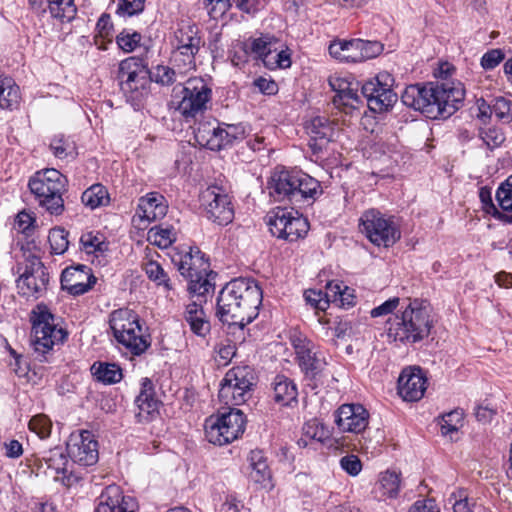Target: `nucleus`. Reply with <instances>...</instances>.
<instances>
[{
    "instance_id": "obj_1",
    "label": "nucleus",
    "mask_w": 512,
    "mask_h": 512,
    "mask_svg": "<svg viewBox=\"0 0 512 512\" xmlns=\"http://www.w3.org/2000/svg\"><path fill=\"white\" fill-rule=\"evenodd\" d=\"M462 83L444 81L426 85H410L405 88L401 99L405 106L420 111L427 118H448L454 114L464 100Z\"/></svg>"
},
{
    "instance_id": "obj_2",
    "label": "nucleus",
    "mask_w": 512,
    "mask_h": 512,
    "mask_svg": "<svg viewBox=\"0 0 512 512\" xmlns=\"http://www.w3.org/2000/svg\"><path fill=\"white\" fill-rule=\"evenodd\" d=\"M262 291L254 280L238 278L227 283L217 299V315L228 325L243 327L258 315Z\"/></svg>"
},
{
    "instance_id": "obj_3",
    "label": "nucleus",
    "mask_w": 512,
    "mask_h": 512,
    "mask_svg": "<svg viewBox=\"0 0 512 512\" xmlns=\"http://www.w3.org/2000/svg\"><path fill=\"white\" fill-rule=\"evenodd\" d=\"M387 336L401 343H416L428 337L432 328L427 301L406 298L387 321Z\"/></svg>"
},
{
    "instance_id": "obj_4",
    "label": "nucleus",
    "mask_w": 512,
    "mask_h": 512,
    "mask_svg": "<svg viewBox=\"0 0 512 512\" xmlns=\"http://www.w3.org/2000/svg\"><path fill=\"white\" fill-rule=\"evenodd\" d=\"M269 194L275 201L300 203L315 200L322 194L320 182L298 170L276 168L268 182Z\"/></svg>"
},
{
    "instance_id": "obj_5",
    "label": "nucleus",
    "mask_w": 512,
    "mask_h": 512,
    "mask_svg": "<svg viewBox=\"0 0 512 512\" xmlns=\"http://www.w3.org/2000/svg\"><path fill=\"white\" fill-rule=\"evenodd\" d=\"M109 325L120 350L132 356L144 354L151 346V337L140 323L139 315L128 308H120L109 315Z\"/></svg>"
},
{
    "instance_id": "obj_6",
    "label": "nucleus",
    "mask_w": 512,
    "mask_h": 512,
    "mask_svg": "<svg viewBox=\"0 0 512 512\" xmlns=\"http://www.w3.org/2000/svg\"><path fill=\"white\" fill-rule=\"evenodd\" d=\"M171 105L186 121L202 115L209 107L212 89L199 77L190 78L173 89Z\"/></svg>"
},
{
    "instance_id": "obj_7",
    "label": "nucleus",
    "mask_w": 512,
    "mask_h": 512,
    "mask_svg": "<svg viewBox=\"0 0 512 512\" xmlns=\"http://www.w3.org/2000/svg\"><path fill=\"white\" fill-rule=\"evenodd\" d=\"M31 322V345L40 361L47 360L46 355L52 351L55 345H60L65 341L67 332L57 326L53 314L43 304L37 305L32 310Z\"/></svg>"
},
{
    "instance_id": "obj_8",
    "label": "nucleus",
    "mask_w": 512,
    "mask_h": 512,
    "mask_svg": "<svg viewBox=\"0 0 512 512\" xmlns=\"http://www.w3.org/2000/svg\"><path fill=\"white\" fill-rule=\"evenodd\" d=\"M66 182L65 176L50 168L36 172L29 181V188L40 206L50 214L59 215L64 210L62 193L65 191Z\"/></svg>"
},
{
    "instance_id": "obj_9",
    "label": "nucleus",
    "mask_w": 512,
    "mask_h": 512,
    "mask_svg": "<svg viewBox=\"0 0 512 512\" xmlns=\"http://www.w3.org/2000/svg\"><path fill=\"white\" fill-rule=\"evenodd\" d=\"M359 229L373 245L378 247H391L401 238V231L394 217L374 208L362 213L359 218Z\"/></svg>"
},
{
    "instance_id": "obj_10",
    "label": "nucleus",
    "mask_w": 512,
    "mask_h": 512,
    "mask_svg": "<svg viewBox=\"0 0 512 512\" xmlns=\"http://www.w3.org/2000/svg\"><path fill=\"white\" fill-rule=\"evenodd\" d=\"M246 419L239 409H230L205 420L206 439L214 445H226L238 439L245 430Z\"/></svg>"
},
{
    "instance_id": "obj_11",
    "label": "nucleus",
    "mask_w": 512,
    "mask_h": 512,
    "mask_svg": "<svg viewBox=\"0 0 512 512\" xmlns=\"http://www.w3.org/2000/svg\"><path fill=\"white\" fill-rule=\"evenodd\" d=\"M171 44L173 47L171 61L179 73L195 70V55L201 46L198 27L189 23L181 24L174 32Z\"/></svg>"
},
{
    "instance_id": "obj_12",
    "label": "nucleus",
    "mask_w": 512,
    "mask_h": 512,
    "mask_svg": "<svg viewBox=\"0 0 512 512\" xmlns=\"http://www.w3.org/2000/svg\"><path fill=\"white\" fill-rule=\"evenodd\" d=\"M118 78L122 91L132 101H139L148 94L150 72L135 57H129L119 64Z\"/></svg>"
},
{
    "instance_id": "obj_13",
    "label": "nucleus",
    "mask_w": 512,
    "mask_h": 512,
    "mask_svg": "<svg viewBox=\"0 0 512 512\" xmlns=\"http://www.w3.org/2000/svg\"><path fill=\"white\" fill-rule=\"evenodd\" d=\"M267 225L273 236L295 242L306 236L309 223L295 211L277 208L268 215Z\"/></svg>"
},
{
    "instance_id": "obj_14",
    "label": "nucleus",
    "mask_w": 512,
    "mask_h": 512,
    "mask_svg": "<svg viewBox=\"0 0 512 512\" xmlns=\"http://www.w3.org/2000/svg\"><path fill=\"white\" fill-rule=\"evenodd\" d=\"M393 83L391 74L381 72L361 86V95L366 99L370 110L381 113L394 105L397 94L392 90Z\"/></svg>"
},
{
    "instance_id": "obj_15",
    "label": "nucleus",
    "mask_w": 512,
    "mask_h": 512,
    "mask_svg": "<svg viewBox=\"0 0 512 512\" xmlns=\"http://www.w3.org/2000/svg\"><path fill=\"white\" fill-rule=\"evenodd\" d=\"M49 273L36 255H28L23 271L17 280V288L21 295L38 298L47 290Z\"/></svg>"
},
{
    "instance_id": "obj_16",
    "label": "nucleus",
    "mask_w": 512,
    "mask_h": 512,
    "mask_svg": "<svg viewBox=\"0 0 512 512\" xmlns=\"http://www.w3.org/2000/svg\"><path fill=\"white\" fill-rule=\"evenodd\" d=\"M205 216L218 225H227L234 218V209L229 195L219 186L207 187L200 196Z\"/></svg>"
},
{
    "instance_id": "obj_17",
    "label": "nucleus",
    "mask_w": 512,
    "mask_h": 512,
    "mask_svg": "<svg viewBox=\"0 0 512 512\" xmlns=\"http://www.w3.org/2000/svg\"><path fill=\"white\" fill-rule=\"evenodd\" d=\"M310 137L308 147L315 157L314 161L324 160L328 154L329 144L334 141L338 131L336 124L325 116L314 117L307 125Z\"/></svg>"
},
{
    "instance_id": "obj_18",
    "label": "nucleus",
    "mask_w": 512,
    "mask_h": 512,
    "mask_svg": "<svg viewBox=\"0 0 512 512\" xmlns=\"http://www.w3.org/2000/svg\"><path fill=\"white\" fill-rule=\"evenodd\" d=\"M291 341L301 369L307 376L315 377L326 365L323 353L301 335L293 336Z\"/></svg>"
},
{
    "instance_id": "obj_19",
    "label": "nucleus",
    "mask_w": 512,
    "mask_h": 512,
    "mask_svg": "<svg viewBox=\"0 0 512 512\" xmlns=\"http://www.w3.org/2000/svg\"><path fill=\"white\" fill-rule=\"evenodd\" d=\"M67 453L73 462L83 466L94 465L98 461L97 441L89 431L72 434L67 443Z\"/></svg>"
},
{
    "instance_id": "obj_20",
    "label": "nucleus",
    "mask_w": 512,
    "mask_h": 512,
    "mask_svg": "<svg viewBox=\"0 0 512 512\" xmlns=\"http://www.w3.org/2000/svg\"><path fill=\"white\" fill-rule=\"evenodd\" d=\"M335 423L342 432L361 433L369 423V413L361 404H343L336 411Z\"/></svg>"
},
{
    "instance_id": "obj_21",
    "label": "nucleus",
    "mask_w": 512,
    "mask_h": 512,
    "mask_svg": "<svg viewBox=\"0 0 512 512\" xmlns=\"http://www.w3.org/2000/svg\"><path fill=\"white\" fill-rule=\"evenodd\" d=\"M96 277L85 265L68 267L61 274V286L69 294L77 296L89 291L96 283Z\"/></svg>"
},
{
    "instance_id": "obj_22",
    "label": "nucleus",
    "mask_w": 512,
    "mask_h": 512,
    "mask_svg": "<svg viewBox=\"0 0 512 512\" xmlns=\"http://www.w3.org/2000/svg\"><path fill=\"white\" fill-rule=\"evenodd\" d=\"M137 502L131 496H124L119 486H107L98 497L95 512H135Z\"/></svg>"
},
{
    "instance_id": "obj_23",
    "label": "nucleus",
    "mask_w": 512,
    "mask_h": 512,
    "mask_svg": "<svg viewBox=\"0 0 512 512\" xmlns=\"http://www.w3.org/2000/svg\"><path fill=\"white\" fill-rule=\"evenodd\" d=\"M168 209V203L165 197L159 192H150L139 198L136 213L133 217V223H148L163 218Z\"/></svg>"
},
{
    "instance_id": "obj_24",
    "label": "nucleus",
    "mask_w": 512,
    "mask_h": 512,
    "mask_svg": "<svg viewBox=\"0 0 512 512\" xmlns=\"http://www.w3.org/2000/svg\"><path fill=\"white\" fill-rule=\"evenodd\" d=\"M426 382L419 367L405 368L398 378V392L405 401H418L424 395Z\"/></svg>"
},
{
    "instance_id": "obj_25",
    "label": "nucleus",
    "mask_w": 512,
    "mask_h": 512,
    "mask_svg": "<svg viewBox=\"0 0 512 512\" xmlns=\"http://www.w3.org/2000/svg\"><path fill=\"white\" fill-rule=\"evenodd\" d=\"M39 461L44 473L56 481L69 485L71 474L68 470L69 460L63 448L55 447L45 451Z\"/></svg>"
},
{
    "instance_id": "obj_26",
    "label": "nucleus",
    "mask_w": 512,
    "mask_h": 512,
    "mask_svg": "<svg viewBox=\"0 0 512 512\" xmlns=\"http://www.w3.org/2000/svg\"><path fill=\"white\" fill-rule=\"evenodd\" d=\"M172 261L186 279L205 273L209 269L204 254L197 247H190L188 251L177 253L173 256Z\"/></svg>"
},
{
    "instance_id": "obj_27",
    "label": "nucleus",
    "mask_w": 512,
    "mask_h": 512,
    "mask_svg": "<svg viewBox=\"0 0 512 512\" xmlns=\"http://www.w3.org/2000/svg\"><path fill=\"white\" fill-rule=\"evenodd\" d=\"M159 403V400L155 397L152 381L149 378H143L140 393L135 399L138 421H149L158 414Z\"/></svg>"
},
{
    "instance_id": "obj_28",
    "label": "nucleus",
    "mask_w": 512,
    "mask_h": 512,
    "mask_svg": "<svg viewBox=\"0 0 512 512\" xmlns=\"http://www.w3.org/2000/svg\"><path fill=\"white\" fill-rule=\"evenodd\" d=\"M183 318L191 332L204 338L210 333L211 326L201 303L193 301L185 306Z\"/></svg>"
},
{
    "instance_id": "obj_29",
    "label": "nucleus",
    "mask_w": 512,
    "mask_h": 512,
    "mask_svg": "<svg viewBox=\"0 0 512 512\" xmlns=\"http://www.w3.org/2000/svg\"><path fill=\"white\" fill-rule=\"evenodd\" d=\"M273 399L280 406H290L297 402V387L285 375H277L272 383Z\"/></svg>"
},
{
    "instance_id": "obj_30",
    "label": "nucleus",
    "mask_w": 512,
    "mask_h": 512,
    "mask_svg": "<svg viewBox=\"0 0 512 512\" xmlns=\"http://www.w3.org/2000/svg\"><path fill=\"white\" fill-rule=\"evenodd\" d=\"M196 142L210 150L217 151L223 148L222 127L212 126L210 123H200L194 131Z\"/></svg>"
},
{
    "instance_id": "obj_31",
    "label": "nucleus",
    "mask_w": 512,
    "mask_h": 512,
    "mask_svg": "<svg viewBox=\"0 0 512 512\" xmlns=\"http://www.w3.org/2000/svg\"><path fill=\"white\" fill-rule=\"evenodd\" d=\"M334 59L346 63H358V39H335L328 47Z\"/></svg>"
},
{
    "instance_id": "obj_32",
    "label": "nucleus",
    "mask_w": 512,
    "mask_h": 512,
    "mask_svg": "<svg viewBox=\"0 0 512 512\" xmlns=\"http://www.w3.org/2000/svg\"><path fill=\"white\" fill-rule=\"evenodd\" d=\"M236 7L250 13L255 10L256 0H233ZM205 8L212 19L222 18L231 7V0H204Z\"/></svg>"
},
{
    "instance_id": "obj_33",
    "label": "nucleus",
    "mask_w": 512,
    "mask_h": 512,
    "mask_svg": "<svg viewBox=\"0 0 512 512\" xmlns=\"http://www.w3.org/2000/svg\"><path fill=\"white\" fill-rule=\"evenodd\" d=\"M33 6H47L53 18L61 22H70L76 15V6L73 0H31Z\"/></svg>"
},
{
    "instance_id": "obj_34",
    "label": "nucleus",
    "mask_w": 512,
    "mask_h": 512,
    "mask_svg": "<svg viewBox=\"0 0 512 512\" xmlns=\"http://www.w3.org/2000/svg\"><path fill=\"white\" fill-rule=\"evenodd\" d=\"M142 267L149 280L153 281L157 286L163 287L166 297L172 300V296L176 294V289L162 266L154 260H147L142 263Z\"/></svg>"
},
{
    "instance_id": "obj_35",
    "label": "nucleus",
    "mask_w": 512,
    "mask_h": 512,
    "mask_svg": "<svg viewBox=\"0 0 512 512\" xmlns=\"http://www.w3.org/2000/svg\"><path fill=\"white\" fill-rule=\"evenodd\" d=\"M250 478L255 483L263 487L271 486V471L267 464V460L260 450H254L250 453Z\"/></svg>"
},
{
    "instance_id": "obj_36",
    "label": "nucleus",
    "mask_w": 512,
    "mask_h": 512,
    "mask_svg": "<svg viewBox=\"0 0 512 512\" xmlns=\"http://www.w3.org/2000/svg\"><path fill=\"white\" fill-rule=\"evenodd\" d=\"M20 88L12 78H0V107L13 110L20 104Z\"/></svg>"
},
{
    "instance_id": "obj_37",
    "label": "nucleus",
    "mask_w": 512,
    "mask_h": 512,
    "mask_svg": "<svg viewBox=\"0 0 512 512\" xmlns=\"http://www.w3.org/2000/svg\"><path fill=\"white\" fill-rule=\"evenodd\" d=\"M222 380L231 386L243 387V389L250 391L254 384L255 377L251 367L238 366L228 370Z\"/></svg>"
},
{
    "instance_id": "obj_38",
    "label": "nucleus",
    "mask_w": 512,
    "mask_h": 512,
    "mask_svg": "<svg viewBox=\"0 0 512 512\" xmlns=\"http://www.w3.org/2000/svg\"><path fill=\"white\" fill-rule=\"evenodd\" d=\"M264 65L274 70L277 68H288L291 66V54L287 48L278 40L263 58Z\"/></svg>"
},
{
    "instance_id": "obj_39",
    "label": "nucleus",
    "mask_w": 512,
    "mask_h": 512,
    "mask_svg": "<svg viewBox=\"0 0 512 512\" xmlns=\"http://www.w3.org/2000/svg\"><path fill=\"white\" fill-rule=\"evenodd\" d=\"M177 232L169 225H158L149 229L147 241L161 249H166L176 241Z\"/></svg>"
},
{
    "instance_id": "obj_40",
    "label": "nucleus",
    "mask_w": 512,
    "mask_h": 512,
    "mask_svg": "<svg viewBox=\"0 0 512 512\" xmlns=\"http://www.w3.org/2000/svg\"><path fill=\"white\" fill-rule=\"evenodd\" d=\"M91 371L96 379L104 384H115L123 378L122 369L115 363H94Z\"/></svg>"
},
{
    "instance_id": "obj_41",
    "label": "nucleus",
    "mask_w": 512,
    "mask_h": 512,
    "mask_svg": "<svg viewBox=\"0 0 512 512\" xmlns=\"http://www.w3.org/2000/svg\"><path fill=\"white\" fill-rule=\"evenodd\" d=\"M80 244L85 253L95 255L96 257L103 256L109 248V243L105 240L104 236L93 232L84 233L80 238Z\"/></svg>"
},
{
    "instance_id": "obj_42",
    "label": "nucleus",
    "mask_w": 512,
    "mask_h": 512,
    "mask_svg": "<svg viewBox=\"0 0 512 512\" xmlns=\"http://www.w3.org/2000/svg\"><path fill=\"white\" fill-rule=\"evenodd\" d=\"M401 486L400 474L387 470L380 474L378 489L383 499L397 497Z\"/></svg>"
},
{
    "instance_id": "obj_43",
    "label": "nucleus",
    "mask_w": 512,
    "mask_h": 512,
    "mask_svg": "<svg viewBox=\"0 0 512 512\" xmlns=\"http://www.w3.org/2000/svg\"><path fill=\"white\" fill-rule=\"evenodd\" d=\"M249 390L243 387H236L229 385L225 381H221L219 389V400L227 406H237L243 404L247 400Z\"/></svg>"
},
{
    "instance_id": "obj_44",
    "label": "nucleus",
    "mask_w": 512,
    "mask_h": 512,
    "mask_svg": "<svg viewBox=\"0 0 512 512\" xmlns=\"http://www.w3.org/2000/svg\"><path fill=\"white\" fill-rule=\"evenodd\" d=\"M82 203L90 209H96L109 203L107 189L101 184H94L86 189L81 197Z\"/></svg>"
},
{
    "instance_id": "obj_45",
    "label": "nucleus",
    "mask_w": 512,
    "mask_h": 512,
    "mask_svg": "<svg viewBox=\"0 0 512 512\" xmlns=\"http://www.w3.org/2000/svg\"><path fill=\"white\" fill-rule=\"evenodd\" d=\"M328 297L331 302L343 308H349L354 305L355 296L353 290L337 282L328 283Z\"/></svg>"
},
{
    "instance_id": "obj_46",
    "label": "nucleus",
    "mask_w": 512,
    "mask_h": 512,
    "mask_svg": "<svg viewBox=\"0 0 512 512\" xmlns=\"http://www.w3.org/2000/svg\"><path fill=\"white\" fill-rule=\"evenodd\" d=\"M360 84L357 81L351 82L348 89L341 93L335 94L334 104L337 106H344L356 109L362 103L363 96L359 93Z\"/></svg>"
},
{
    "instance_id": "obj_47",
    "label": "nucleus",
    "mask_w": 512,
    "mask_h": 512,
    "mask_svg": "<svg viewBox=\"0 0 512 512\" xmlns=\"http://www.w3.org/2000/svg\"><path fill=\"white\" fill-rule=\"evenodd\" d=\"M189 280L188 291L197 296H205L214 290V284L208 278L207 272L187 278Z\"/></svg>"
},
{
    "instance_id": "obj_48",
    "label": "nucleus",
    "mask_w": 512,
    "mask_h": 512,
    "mask_svg": "<svg viewBox=\"0 0 512 512\" xmlns=\"http://www.w3.org/2000/svg\"><path fill=\"white\" fill-rule=\"evenodd\" d=\"M463 415V411L459 409L443 415L441 421L442 434L452 436L453 433H456L462 427Z\"/></svg>"
},
{
    "instance_id": "obj_49",
    "label": "nucleus",
    "mask_w": 512,
    "mask_h": 512,
    "mask_svg": "<svg viewBox=\"0 0 512 512\" xmlns=\"http://www.w3.org/2000/svg\"><path fill=\"white\" fill-rule=\"evenodd\" d=\"M185 73H179V70L176 68H170L164 65H158L152 73H150V81L154 80L156 83L162 85H171L177 81V77L179 75H184Z\"/></svg>"
},
{
    "instance_id": "obj_50",
    "label": "nucleus",
    "mask_w": 512,
    "mask_h": 512,
    "mask_svg": "<svg viewBox=\"0 0 512 512\" xmlns=\"http://www.w3.org/2000/svg\"><path fill=\"white\" fill-rule=\"evenodd\" d=\"M448 501L452 504L454 512H473L475 503L468 497L465 489L460 488L452 492Z\"/></svg>"
},
{
    "instance_id": "obj_51",
    "label": "nucleus",
    "mask_w": 512,
    "mask_h": 512,
    "mask_svg": "<svg viewBox=\"0 0 512 512\" xmlns=\"http://www.w3.org/2000/svg\"><path fill=\"white\" fill-rule=\"evenodd\" d=\"M383 48V44L378 41H366L358 39L359 62L377 57L382 53Z\"/></svg>"
},
{
    "instance_id": "obj_52",
    "label": "nucleus",
    "mask_w": 512,
    "mask_h": 512,
    "mask_svg": "<svg viewBox=\"0 0 512 512\" xmlns=\"http://www.w3.org/2000/svg\"><path fill=\"white\" fill-rule=\"evenodd\" d=\"M68 232L63 228H54L49 232V243L54 254H63L69 245Z\"/></svg>"
},
{
    "instance_id": "obj_53",
    "label": "nucleus",
    "mask_w": 512,
    "mask_h": 512,
    "mask_svg": "<svg viewBox=\"0 0 512 512\" xmlns=\"http://www.w3.org/2000/svg\"><path fill=\"white\" fill-rule=\"evenodd\" d=\"M305 300L308 304L318 310H326L331 302V298L328 297V284L326 285V291L308 289L304 293Z\"/></svg>"
},
{
    "instance_id": "obj_54",
    "label": "nucleus",
    "mask_w": 512,
    "mask_h": 512,
    "mask_svg": "<svg viewBox=\"0 0 512 512\" xmlns=\"http://www.w3.org/2000/svg\"><path fill=\"white\" fill-rule=\"evenodd\" d=\"M29 429L37 434L41 439H45L50 436L52 422L48 416L44 414H38L30 419Z\"/></svg>"
},
{
    "instance_id": "obj_55",
    "label": "nucleus",
    "mask_w": 512,
    "mask_h": 512,
    "mask_svg": "<svg viewBox=\"0 0 512 512\" xmlns=\"http://www.w3.org/2000/svg\"><path fill=\"white\" fill-rule=\"evenodd\" d=\"M50 149L55 157L64 159L74 153V145L62 135L55 136L50 143Z\"/></svg>"
},
{
    "instance_id": "obj_56",
    "label": "nucleus",
    "mask_w": 512,
    "mask_h": 512,
    "mask_svg": "<svg viewBox=\"0 0 512 512\" xmlns=\"http://www.w3.org/2000/svg\"><path fill=\"white\" fill-rule=\"evenodd\" d=\"M247 129L246 126L242 123L240 124H225L222 127V138H223V148L233 141L242 140L246 137Z\"/></svg>"
},
{
    "instance_id": "obj_57",
    "label": "nucleus",
    "mask_w": 512,
    "mask_h": 512,
    "mask_svg": "<svg viewBox=\"0 0 512 512\" xmlns=\"http://www.w3.org/2000/svg\"><path fill=\"white\" fill-rule=\"evenodd\" d=\"M277 41L278 39L273 36H261L252 40L250 49L257 58L263 60L268 51L272 49L273 45L275 46Z\"/></svg>"
},
{
    "instance_id": "obj_58",
    "label": "nucleus",
    "mask_w": 512,
    "mask_h": 512,
    "mask_svg": "<svg viewBox=\"0 0 512 512\" xmlns=\"http://www.w3.org/2000/svg\"><path fill=\"white\" fill-rule=\"evenodd\" d=\"M496 198L503 211H512V175L500 185Z\"/></svg>"
},
{
    "instance_id": "obj_59",
    "label": "nucleus",
    "mask_w": 512,
    "mask_h": 512,
    "mask_svg": "<svg viewBox=\"0 0 512 512\" xmlns=\"http://www.w3.org/2000/svg\"><path fill=\"white\" fill-rule=\"evenodd\" d=\"M492 110L497 119L509 123L512 121V102L504 97L495 98Z\"/></svg>"
},
{
    "instance_id": "obj_60",
    "label": "nucleus",
    "mask_w": 512,
    "mask_h": 512,
    "mask_svg": "<svg viewBox=\"0 0 512 512\" xmlns=\"http://www.w3.org/2000/svg\"><path fill=\"white\" fill-rule=\"evenodd\" d=\"M34 223L35 218L33 217L32 213L26 210H22L16 215L14 219L13 229L18 233L29 235L34 229Z\"/></svg>"
},
{
    "instance_id": "obj_61",
    "label": "nucleus",
    "mask_w": 512,
    "mask_h": 512,
    "mask_svg": "<svg viewBox=\"0 0 512 512\" xmlns=\"http://www.w3.org/2000/svg\"><path fill=\"white\" fill-rule=\"evenodd\" d=\"M141 34L137 32H121L117 38V44L118 46L125 52H132L140 43L141 41Z\"/></svg>"
},
{
    "instance_id": "obj_62",
    "label": "nucleus",
    "mask_w": 512,
    "mask_h": 512,
    "mask_svg": "<svg viewBox=\"0 0 512 512\" xmlns=\"http://www.w3.org/2000/svg\"><path fill=\"white\" fill-rule=\"evenodd\" d=\"M481 139L488 148L499 147L505 141V135L499 128L493 127L481 132Z\"/></svg>"
},
{
    "instance_id": "obj_63",
    "label": "nucleus",
    "mask_w": 512,
    "mask_h": 512,
    "mask_svg": "<svg viewBox=\"0 0 512 512\" xmlns=\"http://www.w3.org/2000/svg\"><path fill=\"white\" fill-rule=\"evenodd\" d=\"M401 303H402V300H400V298H398V297L390 298V299L386 300L385 302H383L382 304H380L379 306L373 308L370 312V315L373 318H377V317L391 314L394 311L397 312V310L401 306Z\"/></svg>"
},
{
    "instance_id": "obj_64",
    "label": "nucleus",
    "mask_w": 512,
    "mask_h": 512,
    "mask_svg": "<svg viewBox=\"0 0 512 512\" xmlns=\"http://www.w3.org/2000/svg\"><path fill=\"white\" fill-rule=\"evenodd\" d=\"M504 57L505 55L501 49L489 50L482 56L481 66L485 70H492L503 61Z\"/></svg>"
}]
</instances>
